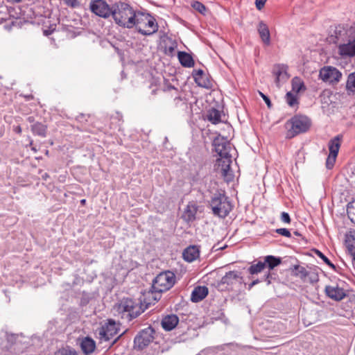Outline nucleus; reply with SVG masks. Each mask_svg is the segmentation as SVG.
Returning a JSON list of instances; mask_svg holds the SVG:
<instances>
[{
    "instance_id": "obj_8",
    "label": "nucleus",
    "mask_w": 355,
    "mask_h": 355,
    "mask_svg": "<svg viewBox=\"0 0 355 355\" xmlns=\"http://www.w3.org/2000/svg\"><path fill=\"white\" fill-rule=\"evenodd\" d=\"M232 163V157H219L215 163L214 169L220 174L226 182H230L234 178L233 171L230 165Z\"/></svg>"
},
{
    "instance_id": "obj_12",
    "label": "nucleus",
    "mask_w": 355,
    "mask_h": 355,
    "mask_svg": "<svg viewBox=\"0 0 355 355\" xmlns=\"http://www.w3.org/2000/svg\"><path fill=\"white\" fill-rule=\"evenodd\" d=\"M343 286V282L326 286L325 293L329 298L335 301H340L347 295V291Z\"/></svg>"
},
{
    "instance_id": "obj_2",
    "label": "nucleus",
    "mask_w": 355,
    "mask_h": 355,
    "mask_svg": "<svg viewBox=\"0 0 355 355\" xmlns=\"http://www.w3.org/2000/svg\"><path fill=\"white\" fill-rule=\"evenodd\" d=\"M138 10L125 2L118 1L114 3L112 19L119 26L125 28H132Z\"/></svg>"
},
{
    "instance_id": "obj_19",
    "label": "nucleus",
    "mask_w": 355,
    "mask_h": 355,
    "mask_svg": "<svg viewBox=\"0 0 355 355\" xmlns=\"http://www.w3.org/2000/svg\"><path fill=\"white\" fill-rule=\"evenodd\" d=\"M179 318L176 315H168L162 319V326L165 330L171 331L177 326Z\"/></svg>"
},
{
    "instance_id": "obj_46",
    "label": "nucleus",
    "mask_w": 355,
    "mask_h": 355,
    "mask_svg": "<svg viewBox=\"0 0 355 355\" xmlns=\"http://www.w3.org/2000/svg\"><path fill=\"white\" fill-rule=\"evenodd\" d=\"M259 282V281L258 279L253 281L250 285V288H251L253 286L256 285Z\"/></svg>"
},
{
    "instance_id": "obj_24",
    "label": "nucleus",
    "mask_w": 355,
    "mask_h": 355,
    "mask_svg": "<svg viewBox=\"0 0 355 355\" xmlns=\"http://www.w3.org/2000/svg\"><path fill=\"white\" fill-rule=\"evenodd\" d=\"M340 146V139L339 136L334 137L329 142V155L337 156Z\"/></svg>"
},
{
    "instance_id": "obj_6",
    "label": "nucleus",
    "mask_w": 355,
    "mask_h": 355,
    "mask_svg": "<svg viewBox=\"0 0 355 355\" xmlns=\"http://www.w3.org/2000/svg\"><path fill=\"white\" fill-rule=\"evenodd\" d=\"M210 207L215 216L225 218L232 209V205L223 193H215L211 199Z\"/></svg>"
},
{
    "instance_id": "obj_23",
    "label": "nucleus",
    "mask_w": 355,
    "mask_h": 355,
    "mask_svg": "<svg viewBox=\"0 0 355 355\" xmlns=\"http://www.w3.org/2000/svg\"><path fill=\"white\" fill-rule=\"evenodd\" d=\"M80 347L83 352L85 354H88L94 351L96 345L95 342L92 338L86 337L82 340Z\"/></svg>"
},
{
    "instance_id": "obj_27",
    "label": "nucleus",
    "mask_w": 355,
    "mask_h": 355,
    "mask_svg": "<svg viewBox=\"0 0 355 355\" xmlns=\"http://www.w3.org/2000/svg\"><path fill=\"white\" fill-rule=\"evenodd\" d=\"M266 268V263L259 261L256 264L252 265L249 268V272L251 275L261 272Z\"/></svg>"
},
{
    "instance_id": "obj_28",
    "label": "nucleus",
    "mask_w": 355,
    "mask_h": 355,
    "mask_svg": "<svg viewBox=\"0 0 355 355\" xmlns=\"http://www.w3.org/2000/svg\"><path fill=\"white\" fill-rule=\"evenodd\" d=\"M346 88L348 91L352 92H355V72L352 73L348 76Z\"/></svg>"
},
{
    "instance_id": "obj_7",
    "label": "nucleus",
    "mask_w": 355,
    "mask_h": 355,
    "mask_svg": "<svg viewBox=\"0 0 355 355\" xmlns=\"http://www.w3.org/2000/svg\"><path fill=\"white\" fill-rule=\"evenodd\" d=\"M119 324L116 323L114 320H109L107 323L103 324L101 327H100L98 330V338L101 342H107L110 341L112 338L114 340L112 342L111 345H113L116 343L117 339L121 336H119L116 338H114L119 334Z\"/></svg>"
},
{
    "instance_id": "obj_14",
    "label": "nucleus",
    "mask_w": 355,
    "mask_h": 355,
    "mask_svg": "<svg viewBox=\"0 0 355 355\" xmlns=\"http://www.w3.org/2000/svg\"><path fill=\"white\" fill-rule=\"evenodd\" d=\"M215 150L219 157H232V144L223 138H216L214 141Z\"/></svg>"
},
{
    "instance_id": "obj_33",
    "label": "nucleus",
    "mask_w": 355,
    "mask_h": 355,
    "mask_svg": "<svg viewBox=\"0 0 355 355\" xmlns=\"http://www.w3.org/2000/svg\"><path fill=\"white\" fill-rule=\"evenodd\" d=\"M191 6L193 9L199 12L200 14L205 15L206 12V7L200 1H193L191 3Z\"/></svg>"
},
{
    "instance_id": "obj_41",
    "label": "nucleus",
    "mask_w": 355,
    "mask_h": 355,
    "mask_svg": "<svg viewBox=\"0 0 355 355\" xmlns=\"http://www.w3.org/2000/svg\"><path fill=\"white\" fill-rule=\"evenodd\" d=\"M265 3L266 0H256L255 5L257 10H261L263 8Z\"/></svg>"
},
{
    "instance_id": "obj_43",
    "label": "nucleus",
    "mask_w": 355,
    "mask_h": 355,
    "mask_svg": "<svg viewBox=\"0 0 355 355\" xmlns=\"http://www.w3.org/2000/svg\"><path fill=\"white\" fill-rule=\"evenodd\" d=\"M193 76H205L204 71L202 69L193 71Z\"/></svg>"
},
{
    "instance_id": "obj_13",
    "label": "nucleus",
    "mask_w": 355,
    "mask_h": 355,
    "mask_svg": "<svg viewBox=\"0 0 355 355\" xmlns=\"http://www.w3.org/2000/svg\"><path fill=\"white\" fill-rule=\"evenodd\" d=\"M242 277L241 272L238 271H230L227 272L218 283V286L221 289L227 288V286H232L236 283H241Z\"/></svg>"
},
{
    "instance_id": "obj_9",
    "label": "nucleus",
    "mask_w": 355,
    "mask_h": 355,
    "mask_svg": "<svg viewBox=\"0 0 355 355\" xmlns=\"http://www.w3.org/2000/svg\"><path fill=\"white\" fill-rule=\"evenodd\" d=\"M89 9L96 15L107 19L112 16L114 4L110 6L105 0H92Z\"/></svg>"
},
{
    "instance_id": "obj_37",
    "label": "nucleus",
    "mask_w": 355,
    "mask_h": 355,
    "mask_svg": "<svg viewBox=\"0 0 355 355\" xmlns=\"http://www.w3.org/2000/svg\"><path fill=\"white\" fill-rule=\"evenodd\" d=\"M336 157L337 156L329 155L326 162V165L328 168H331L334 166Z\"/></svg>"
},
{
    "instance_id": "obj_3",
    "label": "nucleus",
    "mask_w": 355,
    "mask_h": 355,
    "mask_svg": "<svg viewBox=\"0 0 355 355\" xmlns=\"http://www.w3.org/2000/svg\"><path fill=\"white\" fill-rule=\"evenodd\" d=\"M133 28L143 35H151L158 30L155 19L148 13L138 10Z\"/></svg>"
},
{
    "instance_id": "obj_35",
    "label": "nucleus",
    "mask_w": 355,
    "mask_h": 355,
    "mask_svg": "<svg viewBox=\"0 0 355 355\" xmlns=\"http://www.w3.org/2000/svg\"><path fill=\"white\" fill-rule=\"evenodd\" d=\"M315 254L321 259L322 261L327 263L328 266H329L331 268H334L335 266L329 261V259L324 255L320 251L318 250H315Z\"/></svg>"
},
{
    "instance_id": "obj_11",
    "label": "nucleus",
    "mask_w": 355,
    "mask_h": 355,
    "mask_svg": "<svg viewBox=\"0 0 355 355\" xmlns=\"http://www.w3.org/2000/svg\"><path fill=\"white\" fill-rule=\"evenodd\" d=\"M342 77V73L336 67L325 66L320 69L319 78L324 82L329 84L338 83Z\"/></svg>"
},
{
    "instance_id": "obj_10",
    "label": "nucleus",
    "mask_w": 355,
    "mask_h": 355,
    "mask_svg": "<svg viewBox=\"0 0 355 355\" xmlns=\"http://www.w3.org/2000/svg\"><path fill=\"white\" fill-rule=\"evenodd\" d=\"M154 330L151 327L141 330L134 339L135 349L141 350L146 347L154 339Z\"/></svg>"
},
{
    "instance_id": "obj_18",
    "label": "nucleus",
    "mask_w": 355,
    "mask_h": 355,
    "mask_svg": "<svg viewBox=\"0 0 355 355\" xmlns=\"http://www.w3.org/2000/svg\"><path fill=\"white\" fill-rule=\"evenodd\" d=\"M257 31L262 42L266 45H270V34L268 26L263 21H259L257 26Z\"/></svg>"
},
{
    "instance_id": "obj_16",
    "label": "nucleus",
    "mask_w": 355,
    "mask_h": 355,
    "mask_svg": "<svg viewBox=\"0 0 355 355\" xmlns=\"http://www.w3.org/2000/svg\"><path fill=\"white\" fill-rule=\"evenodd\" d=\"M198 211V206L193 202H189L184 209L182 218L187 223L193 222L196 220V216Z\"/></svg>"
},
{
    "instance_id": "obj_47",
    "label": "nucleus",
    "mask_w": 355,
    "mask_h": 355,
    "mask_svg": "<svg viewBox=\"0 0 355 355\" xmlns=\"http://www.w3.org/2000/svg\"><path fill=\"white\" fill-rule=\"evenodd\" d=\"M168 51L170 53H172L174 50H175V47L174 46H169L168 49H167Z\"/></svg>"
},
{
    "instance_id": "obj_39",
    "label": "nucleus",
    "mask_w": 355,
    "mask_h": 355,
    "mask_svg": "<svg viewBox=\"0 0 355 355\" xmlns=\"http://www.w3.org/2000/svg\"><path fill=\"white\" fill-rule=\"evenodd\" d=\"M65 4L71 8H77L80 6L78 0H64Z\"/></svg>"
},
{
    "instance_id": "obj_38",
    "label": "nucleus",
    "mask_w": 355,
    "mask_h": 355,
    "mask_svg": "<svg viewBox=\"0 0 355 355\" xmlns=\"http://www.w3.org/2000/svg\"><path fill=\"white\" fill-rule=\"evenodd\" d=\"M275 232L277 234H279L282 236H284L285 237H287V238L291 237V234L290 231L286 228H279V229H277L275 230Z\"/></svg>"
},
{
    "instance_id": "obj_22",
    "label": "nucleus",
    "mask_w": 355,
    "mask_h": 355,
    "mask_svg": "<svg viewBox=\"0 0 355 355\" xmlns=\"http://www.w3.org/2000/svg\"><path fill=\"white\" fill-rule=\"evenodd\" d=\"M178 58L180 64L184 67H191L194 65V61L191 55L184 51H179Z\"/></svg>"
},
{
    "instance_id": "obj_5",
    "label": "nucleus",
    "mask_w": 355,
    "mask_h": 355,
    "mask_svg": "<svg viewBox=\"0 0 355 355\" xmlns=\"http://www.w3.org/2000/svg\"><path fill=\"white\" fill-rule=\"evenodd\" d=\"M311 125L309 119L304 116H295L285 123L286 137L291 139L306 132Z\"/></svg>"
},
{
    "instance_id": "obj_42",
    "label": "nucleus",
    "mask_w": 355,
    "mask_h": 355,
    "mask_svg": "<svg viewBox=\"0 0 355 355\" xmlns=\"http://www.w3.org/2000/svg\"><path fill=\"white\" fill-rule=\"evenodd\" d=\"M260 95L261 96V97L263 98V101H265V103L267 104V105L270 107H271V102L269 99V98L268 96H266V95H264L263 93L260 92Z\"/></svg>"
},
{
    "instance_id": "obj_15",
    "label": "nucleus",
    "mask_w": 355,
    "mask_h": 355,
    "mask_svg": "<svg viewBox=\"0 0 355 355\" xmlns=\"http://www.w3.org/2000/svg\"><path fill=\"white\" fill-rule=\"evenodd\" d=\"M272 73L275 77V82L278 87L282 83L288 79L287 67L284 64H275L272 68Z\"/></svg>"
},
{
    "instance_id": "obj_36",
    "label": "nucleus",
    "mask_w": 355,
    "mask_h": 355,
    "mask_svg": "<svg viewBox=\"0 0 355 355\" xmlns=\"http://www.w3.org/2000/svg\"><path fill=\"white\" fill-rule=\"evenodd\" d=\"M55 355H77L74 350L69 348H62L58 351Z\"/></svg>"
},
{
    "instance_id": "obj_4",
    "label": "nucleus",
    "mask_w": 355,
    "mask_h": 355,
    "mask_svg": "<svg viewBox=\"0 0 355 355\" xmlns=\"http://www.w3.org/2000/svg\"><path fill=\"white\" fill-rule=\"evenodd\" d=\"M114 310L122 318H126L128 320L137 318L142 312L139 304L130 298L122 299L114 306Z\"/></svg>"
},
{
    "instance_id": "obj_50",
    "label": "nucleus",
    "mask_w": 355,
    "mask_h": 355,
    "mask_svg": "<svg viewBox=\"0 0 355 355\" xmlns=\"http://www.w3.org/2000/svg\"><path fill=\"white\" fill-rule=\"evenodd\" d=\"M294 234L296 235V236H300V234L298 232H295Z\"/></svg>"
},
{
    "instance_id": "obj_32",
    "label": "nucleus",
    "mask_w": 355,
    "mask_h": 355,
    "mask_svg": "<svg viewBox=\"0 0 355 355\" xmlns=\"http://www.w3.org/2000/svg\"><path fill=\"white\" fill-rule=\"evenodd\" d=\"M347 212L351 221L355 224V203L347 205Z\"/></svg>"
},
{
    "instance_id": "obj_44",
    "label": "nucleus",
    "mask_w": 355,
    "mask_h": 355,
    "mask_svg": "<svg viewBox=\"0 0 355 355\" xmlns=\"http://www.w3.org/2000/svg\"><path fill=\"white\" fill-rule=\"evenodd\" d=\"M295 268L298 269L300 273L304 274L306 272V270L303 267H300L299 266H295Z\"/></svg>"
},
{
    "instance_id": "obj_1",
    "label": "nucleus",
    "mask_w": 355,
    "mask_h": 355,
    "mask_svg": "<svg viewBox=\"0 0 355 355\" xmlns=\"http://www.w3.org/2000/svg\"><path fill=\"white\" fill-rule=\"evenodd\" d=\"M175 282L173 272L166 271L159 273L153 280L151 290L144 294V302L147 305L155 304L160 299L162 293L169 290Z\"/></svg>"
},
{
    "instance_id": "obj_49",
    "label": "nucleus",
    "mask_w": 355,
    "mask_h": 355,
    "mask_svg": "<svg viewBox=\"0 0 355 355\" xmlns=\"http://www.w3.org/2000/svg\"><path fill=\"white\" fill-rule=\"evenodd\" d=\"M85 202H86V200H85V199H83V200H80V203H81L82 205H85Z\"/></svg>"
},
{
    "instance_id": "obj_31",
    "label": "nucleus",
    "mask_w": 355,
    "mask_h": 355,
    "mask_svg": "<svg viewBox=\"0 0 355 355\" xmlns=\"http://www.w3.org/2000/svg\"><path fill=\"white\" fill-rule=\"evenodd\" d=\"M286 101L289 106L293 107L297 104V99L296 94L289 92L286 94Z\"/></svg>"
},
{
    "instance_id": "obj_26",
    "label": "nucleus",
    "mask_w": 355,
    "mask_h": 355,
    "mask_svg": "<svg viewBox=\"0 0 355 355\" xmlns=\"http://www.w3.org/2000/svg\"><path fill=\"white\" fill-rule=\"evenodd\" d=\"M263 263H266V267L268 266L270 270H272L281 263V259L274 256L268 255L265 257Z\"/></svg>"
},
{
    "instance_id": "obj_34",
    "label": "nucleus",
    "mask_w": 355,
    "mask_h": 355,
    "mask_svg": "<svg viewBox=\"0 0 355 355\" xmlns=\"http://www.w3.org/2000/svg\"><path fill=\"white\" fill-rule=\"evenodd\" d=\"M196 83L202 87H208V80L205 76H193Z\"/></svg>"
},
{
    "instance_id": "obj_45",
    "label": "nucleus",
    "mask_w": 355,
    "mask_h": 355,
    "mask_svg": "<svg viewBox=\"0 0 355 355\" xmlns=\"http://www.w3.org/2000/svg\"><path fill=\"white\" fill-rule=\"evenodd\" d=\"M270 272H268V273L265 276V280L268 281V284H270Z\"/></svg>"
},
{
    "instance_id": "obj_30",
    "label": "nucleus",
    "mask_w": 355,
    "mask_h": 355,
    "mask_svg": "<svg viewBox=\"0 0 355 355\" xmlns=\"http://www.w3.org/2000/svg\"><path fill=\"white\" fill-rule=\"evenodd\" d=\"M304 87V83L297 78H295L292 80V89L295 93H298Z\"/></svg>"
},
{
    "instance_id": "obj_20",
    "label": "nucleus",
    "mask_w": 355,
    "mask_h": 355,
    "mask_svg": "<svg viewBox=\"0 0 355 355\" xmlns=\"http://www.w3.org/2000/svg\"><path fill=\"white\" fill-rule=\"evenodd\" d=\"M200 256V250L196 245L187 248L183 252V257L188 262H192Z\"/></svg>"
},
{
    "instance_id": "obj_53",
    "label": "nucleus",
    "mask_w": 355,
    "mask_h": 355,
    "mask_svg": "<svg viewBox=\"0 0 355 355\" xmlns=\"http://www.w3.org/2000/svg\"><path fill=\"white\" fill-rule=\"evenodd\" d=\"M20 130H21L20 128H18L17 131L20 132Z\"/></svg>"
},
{
    "instance_id": "obj_21",
    "label": "nucleus",
    "mask_w": 355,
    "mask_h": 355,
    "mask_svg": "<svg viewBox=\"0 0 355 355\" xmlns=\"http://www.w3.org/2000/svg\"><path fill=\"white\" fill-rule=\"evenodd\" d=\"M208 295V288L206 286H197L192 291L191 300L193 302L202 300Z\"/></svg>"
},
{
    "instance_id": "obj_48",
    "label": "nucleus",
    "mask_w": 355,
    "mask_h": 355,
    "mask_svg": "<svg viewBox=\"0 0 355 355\" xmlns=\"http://www.w3.org/2000/svg\"><path fill=\"white\" fill-rule=\"evenodd\" d=\"M7 1H9V2H12V3H19L21 0H7Z\"/></svg>"
},
{
    "instance_id": "obj_51",
    "label": "nucleus",
    "mask_w": 355,
    "mask_h": 355,
    "mask_svg": "<svg viewBox=\"0 0 355 355\" xmlns=\"http://www.w3.org/2000/svg\"><path fill=\"white\" fill-rule=\"evenodd\" d=\"M353 262H354V265L355 266V254H354V258H353Z\"/></svg>"
},
{
    "instance_id": "obj_40",
    "label": "nucleus",
    "mask_w": 355,
    "mask_h": 355,
    "mask_svg": "<svg viewBox=\"0 0 355 355\" xmlns=\"http://www.w3.org/2000/svg\"><path fill=\"white\" fill-rule=\"evenodd\" d=\"M281 220L286 224H289L291 223V218L289 214L287 212L283 211L281 214Z\"/></svg>"
},
{
    "instance_id": "obj_29",
    "label": "nucleus",
    "mask_w": 355,
    "mask_h": 355,
    "mask_svg": "<svg viewBox=\"0 0 355 355\" xmlns=\"http://www.w3.org/2000/svg\"><path fill=\"white\" fill-rule=\"evenodd\" d=\"M32 130L34 133L41 135V136H45L46 134V127L42 125V123H35L32 126Z\"/></svg>"
},
{
    "instance_id": "obj_17",
    "label": "nucleus",
    "mask_w": 355,
    "mask_h": 355,
    "mask_svg": "<svg viewBox=\"0 0 355 355\" xmlns=\"http://www.w3.org/2000/svg\"><path fill=\"white\" fill-rule=\"evenodd\" d=\"M338 53L343 57H353L355 55V39L346 44L338 46Z\"/></svg>"
},
{
    "instance_id": "obj_52",
    "label": "nucleus",
    "mask_w": 355,
    "mask_h": 355,
    "mask_svg": "<svg viewBox=\"0 0 355 355\" xmlns=\"http://www.w3.org/2000/svg\"><path fill=\"white\" fill-rule=\"evenodd\" d=\"M170 88L173 89H175V88L174 87H171Z\"/></svg>"
},
{
    "instance_id": "obj_25",
    "label": "nucleus",
    "mask_w": 355,
    "mask_h": 355,
    "mask_svg": "<svg viewBox=\"0 0 355 355\" xmlns=\"http://www.w3.org/2000/svg\"><path fill=\"white\" fill-rule=\"evenodd\" d=\"M207 119L214 124H217L221 121V114L220 111L216 109H211L208 112Z\"/></svg>"
}]
</instances>
